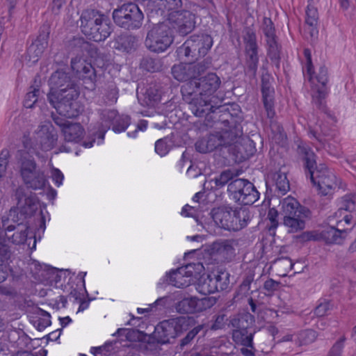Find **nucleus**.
<instances>
[{
    "instance_id": "f257e3e1",
    "label": "nucleus",
    "mask_w": 356,
    "mask_h": 356,
    "mask_svg": "<svg viewBox=\"0 0 356 356\" xmlns=\"http://www.w3.org/2000/svg\"><path fill=\"white\" fill-rule=\"evenodd\" d=\"M47 94L49 104L56 111L67 118H75L82 111V106L76 101L79 92L69 72L58 70L52 73Z\"/></svg>"
},
{
    "instance_id": "f03ea898",
    "label": "nucleus",
    "mask_w": 356,
    "mask_h": 356,
    "mask_svg": "<svg viewBox=\"0 0 356 356\" xmlns=\"http://www.w3.org/2000/svg\"><path fill=\"white\" fill-rule=\"evenodd\" d=\"M302 156L303 167L307 177L323 195L330 194L338 186L337 178L334 172L325 163H316V156L308 147H299Z\"/></svg>"
},
{
    "instance_id": "7ed1b4c3",
    "label": "nucleus",
    "mask_w": 356,
    "mask_h": 356,
    "mask_svg": "<svg viewBox=\"0 0 356 356\" xmlns=\"http://www.w3.org/2000/svg\"><path fill=\"white\" fill-rule=\"evenodd\" d=\"M16 158L19 173L24 184L33 190L43 188L47 180L33 156L26 150H19Z\"/></svg>"
},
{
    "instance_id": "20e7f679",
    "label": "nucleus",
    "mask_w": 356,
    "mask_h": 356,
    "mask_svg": "<svg viewBox=\"0 0 356 356\" xmlns=\"http://www.w3.org/2000/svg\"><path fill=\"white\" fill-rule=\"evenodd\" d=\"M213 218L224 229L233 232H238L245 227L251 219L248 209L228 206L214 209Z\"/></svg>"
},
{
    "instance_id": "39448f33",
    "label": "nucleus",
    "mask_w": 356,
    "mask_h": 356,
    "mask_svg": "<svg viewBox=\"0 0 356 356\" xmlns=\"http://www.w3.org/2000/svg\"><path fill=\"white\" fill-rule=\"evenodd\" d=\"M173 42L172 31L166 22L153 24L147 31L145 40V47L152 52L162 53Z\"/></svg>"
},
{
    "instance_id": "423d86ee",
    "label": "nucleus",
    "mask_w": 356,
    "mask_h": 356,
    "mask_svg": "<svg viewBox=\"0 0 356 356\" xmlns=\"http://www.w3.org/2000/svg\"><path fill=\"white\" fill-rule=\"evenodd\" d=\"M213 45L212 38L207 34L193 35L176 51L179 59L197 60L204 56Z\"/></svg>"
},
{
    "instance_id": "0eeeda50",
    "label": "nucleus",
    "mask_w": 356,
    "mask_h": 356,
    "mask_svg": "<svg viewBox=\"0 0 356 356\" xmlns=\"http://www.w3.org/2000/svg\"><path fill=\"white\" fill-rule=\"evenodd\" d=\"M242 38L245 53L244 72L250 79H254L259 64V46L256 32L250 27H245Z\"/></svg>"
},
{
    "instance_id": "6e6552de",
    "label": "nucleus",
    "mask_w": 356,
    "mask_h": 356,
    "mask_svg": "<svg viewBox=\"0 0 356 356\" xmlns=\"http://www.w3.org/2000/svg\"><path fill=\"white\" fill-rule=\"evenodd\" d=\"M230 118L231 121L228 119L222 120L225 128L222 129L221 131L211 134L207 137L211 152L220 146L231 145L236 143L238 138L243 135L241 124L234 121L232 117Z\"/></svg>"
},
{
    "instance_id": "1a4fd4ad",
    "label": "nucleus",
    "mask_w": 356,
    "mask_h": 356,
    "mask_svg": "<svg viewBox=\"0 0 356 356\" xmlns=\"http://www.w3.org/2000/svg\"><path fill=\"white\" fill-rule=\"evenodd\" d=\"M143 18V12L134 3H124L113 12V19L115 24L126 30L139 29Z\"/></svg>"
},
{
    "instance_id": "9d476101",
    "label": "nucleus",
    "mask_w": 356,
    "mask_h": 356,
    "mask_svg": "<svg viewBox=\"0 0 356 356\" xmlns=\"http://www.w3.org/2000/svg\"><path fill=\"white\" fill-rule=\"evenodd\" d=\"M221 80L216 73H208L207 75L196 78L182 86L181 92L183 96L191 94V90L197 93L200 96L209 97L220 88Z\"/></svg>"
},
{
    "instance_id": "9b49d317",
    "label": "nucleus",
    "mask_w": 356,
    "mask_h": 356,
    "mask_svg": "<svg viewBox=\"0 0 356 356\" xmlns=\"http://www.w3.org/2000/svg\"><path fill=\"white\" fill-rule=\"evenodd\" d=\"M227 192L236 202L243 205L253 204L259 193L252 183L244 179H235L227 186Z\"/></svg>"
},
{
    "instance_id": "f8f14e48",
    "label": "nucleus",
    "mask_w": 356,
    "mask_h": 356,
    "mask_svg": "<svg viewBox=\"0 0 356 356\" xmlns=\"http://www.w3.org/2000/svg\"><path fill=\"white\" fill-rule=\"evenodd\" d=\"M211 65V60L205 58L196 63L175 65L171 72L173 77L179 81H191L196 80L202 73L209 69Z\"/></svg>"
},
{
    "instance_id": "ddd939ff",
    "label": "nucleus",
    "mask_w": 356,
    "mask_h": 356,
    "mask_svg": "<svg viewBox=\"0 0 356 356\" xmlns=\"http://www.w3.org/2000/svg\"><path fill=\"white\" fill-rule=\"evenodd\" d=\"M185 323L184 318H171L160 322L156 327L154 333L159 337L158 340L163 343H170L182 331Z\"/></svg>"
},
{
    "instance_id": "4468645a",
    "label": "nucleus",
    "mask_w": 356,
    "mask_h": 356,
    "mask_svg": "<svg viewBox=\"0 0 356 356\" xmlns=\"http://www.w3.org/2000/svg\"><path fill=\"white\" fill-rule=\"evenodd\" d=\"M216 302L213 297L198 298L191 296L184 298L176 303L175 309L180 314L200 313L212 307Z\"/></svg>"
},
{
    "instance_id": "2eb2a0df",
    "label": "nucleus",
    "mask_w": 356,
    "mask_h": 356,
    "mask_svg": "<svg viewBox=\"0 0 356 356\" xmlns=\"http://www.w3.org/2000/svg\"><path fill=\"white\" fill-rule=\"evenodd\" d=\"M238 244L236 238L218 239L212 243L211 253L222 262H230L236 257V247Z\"/></svg>"
},
{
    "instance_id": "dca6fc26",
    "label": "nucleus",
    "mask_w": 356,
    "mask_h": 356,
    "mask_svg": "<svg viewBox=\"0 0 356 356\" xmlns=\"http://www.w3.org/2000/svg\"><path fill=\"white\" fill-rule=\"evenodd\" d=\"M170 24L181 35L191 33L195 28L194 15L188 10L172 13L168 18Z\"/></svg>"
},
{
    "instance_id": "f3484780",
    "label": "nucleus",
    "mask_w": 356,
    "mask_h": 356,
    "mask_svg": "<svg viewBox=\"0 0 356 356\" xmlns=\"http://www.w3.org/2000/svg\"><path fill=\"white\" fill-rule=\"evenodd\" d=\"M183 98L189 104L191 112L197 117L202 118L210 112H216V108L211 104L209 97L200 96L193 90H191L188 97L183 96Z\"/></svg>"
},
{
    "instance_id": "a211bd4d",
    "label": "nucleus",
    "mask_w": 356,
    "mask_h": 356,
    "mask_svg": "<svg viewBox=\"0 0 356 356\" xmlns=\"http://www.w3.org/2000/svg\"><path fill=\"white\" fill-rule=\"evenodd\" d=\"M36 134L38 143L42 151L47 152L55 147L58 134L50 122H45L39 126Z\"/></svg>"
},
{
    "instance_id": "6ab92c4d",
    "label": "nucleus",
    "mask_w": 356,
    "mask_h": 356,
    "mask_svg": "<svg viewBox=\"0 0 356 356\" xmlns=\"http://www.w3.org/2000/svg\"><path fill=\"white\" fill-rule=\"evenodd\" d=\"M270 75L268 73H262L261 75V94L262 101L266 109L267 117L273 118L275 115L274 109V88L271 86Z\"/></svg>"
},
{
    "instance_id": "aec40b11",
    "label": "nucleus",
    "mask_w": 356,
    "mask_h": 356,
    "mask_svg": "<svg viewBox=\"0 0 356 356\" xmlns=\"http://www.w3.org/2000/svg\"><path fill=\"white\" fill-rule=\"evenodd\" d=\"M102 14L94 9H87L81 13L79 22L81 32L90 39L93 30L102 22Z\"/></svg>"
},
{
    "instance_id": "412c9836",
    "label": "nucleus",
    "mask_w": 356,
    "mask_h": 356,
    "mask_svg": "<svg viewBox=\"0 0 356 356\" xmlns=\"http://www.w3.org/2000/svg\"><path fill=\"white\" fill-rule=\"evenodd\" d=\"M71 68L76 76L80 79H87L93 83L96 79L95 68L80 56H76L71 60Z\"/></svg>"
},
{
    "instance_id": "4be33fe9",
    "label": "nucleus",
    "mask_w": 356,
    "mask_h": 356,
    "mask_svg": "<svg viewBox=\"0 0 356 356\" xmlns=\"http://www.w3.org/2000/svg\"><path fill=\"white\" fill-rule=\"evenodd\" d=\"M16 224L8 225L5 229L6 232V241L15 245L24 244L28 239L29 225L27 223L17 222L13 218Z\"/></svg>"
},
{
    "instance_id": "5701e85b",
    "label": "nucleus",
    "mask_w": 356,
    "mask_h": 356,
    "mask_svg": "<svg viewBox=\"0 0 356 356\" xmlns=\"http://www.w3.org/2000/svg\"><path fill=\"white\" fill-rule=\"evenodd\" d=\"M312 213L307 208H302L296 216H286L284 224L289 228V232H297L305 227V221L311 218Z\"/></svg>"
},
{
    "instance_id": "b1692460",
    "label": "nucleus",
    "mask_w": 356,
    "mask_h": 356,
    "mask_svg": "<svg viewBox=\"0 0 356 356\" xmlns=\"http://www.w3.org/2000/svg\"><path fill=\"white\" fill-rule=\"evenodd\" d=\"M254 323V316L249 312L238 314L231 321V324L234 328L233 330L239 331H257Z\"/></svg>"
},
{
    "instance_id": "393cba45",
    "label": "nucleus",
    "mask_w": 356,
    "mask_h": 356,
    "mask_svg": "<svg viewBox=\"0 0 356 356\" xmlns=\"http://www.w3.org/2000/svg\"><path fill=\"white\" fill-rule=\"evenodd\" d=\"M151 2L154 10L161 11V15H167L168 17L172 13L181 11V0H151Z\"/></svg>"
},
{
    "instance_id": "a878e982",
    "label": "nucleus",
    "mask_w": 356,
    "mask_h": 356,
    "mask_svg": "<svg viewBox=\"0 0 356 356\" xmlns=\"http://www.w3.org/2000/svg\"><path fill=\"white\" fill-rule=\"evenodd\" d=\"M347 229H339L334 225H330V227L323 231L321 235L326 243L341 244L346 239L348 233Z\"/></svg>"
},
{
    "instance_id": "bb28decb",
    "label": "nucleus",
    "mask_w": 356,
    "mask_h": 356,
    "mask_svg": "<svg viewBox=\"0 0 356 356\" xmlns=\"http://www.w3.org/2000/svg\"><path fill=\"white\" fill-rule=\"evenodd\" d=\"M98 113L100 117L99 137L103 139L105 133L113 127L115 119L118 118V111L114 109H103Z\"/></svg>"
},
{
    "instance_id": "cd10ccee",
    "label": "nucleus",
    "mask_w": 356,
    "mask_h": 356,
    "mask_svg": "<svg viewBox=\"0 0 356 356\" xmlns=\"http://www.w3.org/2000/svg\"><path fill=\"white\" fill-rule=\"evenodd\" d=\"M7 337L13 346L19 349L29 348L31 343V339L22 330H10Z\"/></svg>"
},
{
    "instance_id": "c85d7f7f",
    "label": "nucleus",
    "mask_w": 356,
    "mask_h": 356,
    "mask_svg": "<svg viewBox=\"0 0 356 356\" xmlns=\"http://www.w3.org/2000/svg\"><path fill=\"white\" fill-rule=\"evenodd\" d=\"M64 138L67 142L79 143L84 135V129L79 123H70L62 129Z\"/></svg>"
},
{
    "instance_id": "c756f323",
    "label": "nucleus",
    "mask_w": 356,
    "mask_h": 356,
    "mask_svg": "<svg viewBox=\"0 0 356 356\" xmlns=\"http://www.w3.org/2000/svg\"><path fill=\"white\" fill-rule=\"evenodd\" d=\"M280 213L284 216H293L299 213L300 209L306 208L301 206L300 203L293 197L289 196L280 202Z\"/></svg>"
},
{
    "instance_id": "7c9ffc66",
    "label": "nucleus",
    "mask_w": 356,
    "mask_h": 356,
    "mask_svg": "<svg viewBox=\"0 0 356 356\" xmlns=\"http://www.w3.org/2000/svg\"><path fill=\"white\" fill-rule=\"evenodd\" d=\"M112 28L108 22L106 16L102 14V22L96 26L89 40L95 42H101L105 40L111 33Z\"/></svg>"
},
{
    "instance_id": "2f4dec72",
    "label": "nucleus",
    "mask_w": 356,
    "mask_h": 356,
    "mask_svg": "<svg viewBox=\"0 0 356 356\" xmlns=\"http://www.w3.org/2000/svg\"><path fill=\"white\" fill-rule=\"evenodd\" d=\"M167 282L177 288H184L191 284L190 279L180 268L172 270L167 278Z\"/></svg>"
},
{
    "instance_id": "473e14b6",
    "label": "nucleus",
    "mask_w": 356,
    "mask_h": 356,
    "mask_svg": "<svg viewBox=\"0 0 356 356\" xmlns=\"http://www.w3.org/2000/svg\"><path fill=\"white\" fill-rule=\"evenodd\" d=\"M305 23L310 28L311 36L318 34V13L317 8L310 3L306 9Z\"/></svg>"
},
{
    "instance_id": "72a5a7b5",
    "label": "nucleus",
    "mask_w": 356,
    "mask_h": 356,
    "mask_svg": "<svg viewBox=\"0 0 356 356\" xmlns=\"http://www.w3.org/2000/svg\"><path fill=\"white\" fill-rule=\"evenodd\" d=\"M270 177L275 191L284 195L289 190V181L285 172L276 171L270 175Z\"/></svg>"
},
{
    "instance_id": "f704fd0d",
    "label": "nucleus",
    "mask_w": 356,
    "mask_h": 356,
    "mask_svg": "<svg viewBox=\"0 0 356 356\" xmlns=\"http://www.w3.org/2000/svg\"><path fill=\"white\" fill-rule=\"evenodd\" d=\"M310 134L320 143L323 147L327 149L331 154H337V152L334 149V146L330 143V140L333 138L332 134L323 130H321V133H317L316 131L312 130L310 131Z\"/></svg>"
},
{
    "instance_id": "c9c22d12",
    "label": "nucleus",
    "mask_w": 356,
    "mask_h": 356,
    "mask_svg": "<svg viewBox=\"0 0 356 356\" xmlns=\"http://www.w3.org/2000/svg\"><path fill=\"white\" fill-rule=\"evenodd\" d=\"M158 339L159 337H156L154 333L145 337L143 348L147 354L154 355L159 354L161 350V345L163 343Z\"/></svg>"
},
{
    "instance_id": "e433bc0d",
    "label": "nucleus",
    "mask_w": 356,
    "mask_h": 356,
    "mask_svg": "<svg viewBox=\"0 0 356 356\" xmlns=\"http://www.w3.org/2000/svg\"><path fill=\"white\" fill-rule=\"evenodd\" d=\"M215 282L211 273L205 278H201L197 284V291L204 295L217 292L218 289Z\"/></svg>"
},
{
    "instance_id": "4c0bfd02",
    "label": "nucleus",
    "mask_w": 356,
    "mask_h": 356,
    "mask_svg": "<svg viewBox=\"0 0 356 356\" xmlns=\"http://www.w3.org/2000/svg\"><path fill=\"white\" fill-rule=\"evenodd\" d=\"M213 280L216 282V285L218 291L226 290L229 284V273L225 270H217L211 273Z\"/></svg>"
},
{
    "instance_id": "58836bf2",
    "label": "nucleus",
    "mask_w": 356,
    "mask_h": 356,
    "mask_svg": "<svg viewBox=\"0 0 356 356\" xmlns=\"http://www.w3.org/2000/svg\"><path fill=\"white\" fill-rule=\"evenodd\" d=\"M143 94L144 100L148 106H153L160 100L161 97V92L158 86L155 84L148 85Z\"/></svg>"
},
{
    "instance_id": "ea45409f",
    "label": "nucleus",
    "mask_w": 356,
    "mask_h": 356,
    "mask_svg": "<svg viewBox=\"0 0 356 356\" xmlns=\"http://www.w3.org/2000/svg\"><path fill=\"white\" fill-rule=\"evenodd\" d=\"M338 206L344 211L354 212L356 211V194L348 193L338 200Z\"/></svg>"
},
{
    "instance_id": "a19ab883",
    "label": "nucleus",
    "mask_w": 356,
    "mask_h": 356,
    "mask_svg": "<svg viewBox=\"0 0 356 356\" xmlns=\"http://www.w3.org/2000/svg\"><path fill=\"white\" fill-rule=\"evenodd\" d=\"M257 331H232V339L238 345L243 346L248 343L249 341L252 342L254 335Z\"/></svg>"
},
{
    "instance_id": "79ce46f5",
    "label": "nucleus",
    "mask_w": 356,
    "mask_h": 356,
    "mask_svg": "<svg viewBox=\"0 0 356 356\" xmlns=\"http://www.w3.org/2000/svg\"><path fill=\"white\" fill-rule=\"evenodd\" d=\"M140 67L147 72H154L161 70L162 64L159 58L146 56L141 60Z\"/></svg>"
},
{
    "instance_id": "37998d69",
    "label": "nucleus",
    "mask_w": 356,
    "mask_h": 356,
    "mask_svg": "<svg viewBox=\"0 0 356 356\" xmlns=\"http://www.w3.org/2000/svg\"><path fill=\"white\" fill-rule=\"evenodd\" d=\"M113 43L115 49L129 51L132 47L133 38L129 35H120L115 38Z\"/></svg>"
},
{
    "instance_id": "c03bdc74",
    "label": "nucleus",
    "mask_w": 356,
    "mask_h": 356,
    "mask_svg": "<svg viewBox=\"0 0 356 356\" xmlns=\"http://www.w3.org/2000/svg\"><path fill=\"white\" fill-rule=\"evenodd\" d=\"M316 338V332L312 329L300 331L298 334V341L300 346L312 343Z\"/></svg>"
},
{
    "instance_id": "a18cd8bd",
    "label": "nucleus",
    "mask_w": 356,
    "mask_h": 356,
    "mask_svg": "<svg viewBox=\"0 0 356 356\" xmlns=\"http://www.w3.org/2000/svg\"><path fill=\"white\" fill-rule=\"evenodd\" d=\"M203 268V265L200 262L191 263L180 267V269L183 270V272L186 273V275H187L188 278L190 279L191 282V278L200 274L202 271Z\"/></svg>"
},
{
    "instance_id": "49530a36",
    "label": "nucleus",
    "mask_w": 356,
    "mask_h": 356,
    "mask_svg": "<svg viewBox=\"0 0 356 356\" xmlns=\"http://www.w3.org/2000/svg\"><path fill=\"white\" fill-rule=\"evenodd\" d=\"M105 102L112 105L117 102L118 99V89L115 83L108 84L105 90Z\"/></svg>"
},
{
    "instance_id": "de8ad7c7",
    "label": "nucleus",
    "mask_w": 356,
    "mask_h": 356,
    "mask_svg": "<svg viewBox=\"0 0 356 356\" xmlns=\"http://www.w3.org/2000/svg\"><path fill=\"white\" fill-rule=\"evenodd\" d=\"M46 48L47 47L41 44H37L33 42L27 49V54L29 56V59L33 63L38 61Z\"/></svg>"
},
{
    "instance_id": "09e8293b",
    "label": "nucleus",
    "mask_w": 356,
    "mask_h": 356,
    "mask_svg": "<svg viewBox=\"0 0 356 356\" xmlns=\"http://www.w3.org/2000/svg\"><path fill=\"white\" fill-rule=\"evenodd\" d=\"M40 316L33 321L34 326L41 331L51 325L50 314L44 310H40Z\"/></svg>"
},
{
    "instance_id": "8fccbe9b",
    "label": "nucleus",
    "mask_w": 356,
    "mask_h": 356,
    "mask_svg": "<svg viewBox=\"0 0 356 356\" xmlns=\"http://www.w3.org/2000/svg\"><path fill=\"white\" fill-rule=\"evenodd\" d=\"M130 124V118L127 115H119L115 119L113 130L115 132H122L127 129Z\"/></svg>"
},
{
    "instance_id": "3c124183",
    "label": "nucleus",
    "mask_w": 356,
    "mask_h": 356,
    "mask_svg": "<svg viewBox=\"0 0 356 356\" xmlns=\"http://www.w3.org/2000/svg\"><path fill=\"white\" fill-rule=\"evenodd\" d=\"M234 174L230 170H227L220 173V175L216 177L213 181L215 182V186L217 188H222L229 181H233Z\"/></svg>"
},
{
    "instance_id": "603ef678",
    "label": "nucleus",
    "mask_w": 356,
    "mask_h": 356,
    "mask_svg": "<svg viewBox=\"0 0 356 356\" xmlns=\"http://www.w3.org/2000/svg\"><path fill=\"white\" fill-rule=\"evenodd\" d=\"M9 158V150L3 149L0 152V181L6 175Z\"/></svg>"
},
{
    "instance_id": "864d4df0",
    "label": "nucleus",
    "mask_w": 356,
    "mask_h": 356,
    "mask_svg": "<svg viewBox=\"0 0 356 356\" xmlns=\"http://www.w3.org/2000/svg\"><path fill=\"white\" fill-rule=\"evenodd\" d=\"M166 138L158 140L155 143V152L161 156H165L170 149V145Z\"/></svg>"
},
{
    "instance_id": "5fc2aeb1",
    "label": "nucleus",
    "mask_w": 356,
    "mask_h": 356,
    "mask_svg": "<svg viewBox=\"0 0 356 356\" xmlns=\"http://www.w3.org/2000/svg\"><path fill=\"white\" fill-rule=\"evenodd\" d=\"M202 325H197L193 329L190 330L186 337H184L181 341L179 346L182 349L184 347L188 346L191 343L193 339L197 336V334L202 330Z\"/></svg>"
},
{
    "instance_id": "6e6d98bb",
    "label": "nucleus",
    "mask_w": 356,
    "mask_h": 356,
    "mask_svg": "<svg viewBox=\"0 0 356 356\" xmlns=\"http://www.w3.org/2000/svg\"><path fill=\"white\" fill-rule=\"evenodd\" d=\"M39 93L40 90L38 88H33V90L27 92L24 101V106L26 108H33L34 104L38 102Z\"/></svg>"
},
{
    "instance_id": "4d7b16f0",
    "label": "nucleus",
    "mask_w": 356,
    "mask_h": 356,
    "mask_svg": "<svg viewBox=\"0 0 356 356\" xmlns=\"http://www.w3.org/2000/svg\"><path fill=\"white\" fill-rule=\"evenodd\" d=\"M344 213V211L339 209L337 211L332 213L327 218V223L330 225H334L335 227H341L342 217Z\"/></svg>"
},
{
    "instance_id": "13d9d810",
    "label": "nucleus",
    "mask_w": 356,
    "mask_h": 356,
    "mask_svg": "<svg viewBox=\"0 0 356 356\" xmlns=\"http://www.w3.org/2000/svg\"><path fill=\"white\" fill-rule=\"evenodd\" d=\"M268 56L270 59L278 65L280 59V46L278 42L267 46Z\"/></svg>"
},
{
    "instance_id": "bf43d9fd",
    "label": "nucleus",
    "mask_w": 356,
    "mask_h": 356,
    "mask_svg": "<svg viewBox=\"0 0 356 356\" xmlns=\"http://www.w3.org/2000/svg\"><path fill=\"white\" fill-rule=\"evenodd\" d=\"M49 36V28L47 26H44L41 28L38 36L33 42L37 44H41L45 47H47Z\"/></svg>"
},
{
    "instance_id": "052dcab7",
    "label": "nucleus",
    "mask_w": 356,
    "mask_h": 356,
    "mask_svg": "<svg viewBox=\"0 0 356 356\" xmlns=\"http://www.w3.org/2000/svg\"><path fill=\"white\" fill-rule=\"evenodd\" d=\"M281 286V282L275 281L271 278L268 279L264 284V289L267 294L271 296L275 291H277Z\"/></svg>"
},
{
    "instance_id": "680f3d73",
    "label": "nucleus",
    "mask_w": 356,
    "mask_h": 356,
    "mask_svg": "<svg viewBox=\"0 0 356 356\" xmlns=\"http://www.w3.org/2000/svg\"><path fill=\"white\" fill-rule=\"evenodd\" d=\"M345 341L346 337L344 336L341 337L339 340H337L331 348L328 356H341V352L344 346Z\"/></svg>"
},
{
    "instance_id": "e2e57ef3",
    "label": "nucleus",
    "mask_w": 356,
    "mask_h": 356,
    "mask_svg": "<svg viewBox=\"0 0 356 356\" xmlns=\"http://www.w3.org/2000/svg\"><path fill=\"white\" fill-rule=\"evenodd\" d=\"M112 347L111 343H106L104 346L99 347H92L90 353L95 356H108L111 348Z\"/></svg>"
},
{
    "instance_id": "0e129e2a",
    "label": "nucleus",
    "mask_w": 356,
    "mask_h": 356,
    "mask_svg": "<svg viewBox=\"0 0 356 356\" xmlns=\"http://www.w3.org/2000/svg\"><path fill=\"white\" fill-rule=\"evenodd\" d=\"M124 332L127 340L134 341L140 340L141 332L134 329L119 328L118 332Z\"/></svg>"
},
{
    "instance_id": "69168bd1",
    "label": "nucleus",
    "mask_w": 356,
    "mask_h": 356,
    "mask_svg": "<svg viewBox=\"0 0 356 356\" xmlns=\"http://www.w3.org/2000/svg\"><path fill=\"white\" fill-rule=\"evenodd\" d=\"M316 78L317 81L322 86L321 88H327L326 85L328 82V72L327 67L325 66L320 67Z\"/></svg>"
},
{
    "instance_id": "338daca9",
    "label": "nucleus",
    "mask_w": 356,
    "mask_h": 356,
    "mask_svg": "<svg viewBox=\"0 0 356 356\" xmlns=\"http://www.w3.org/2000/svg\"><path fill=\"white\" fill-rule=\"evenodd\" d=\"M328 90L327 88H318L317 90V96L314 97V102L316 104V106L319 108H323L324 107V102L323 100L326 97L327 95Z\"/></svg>"
},
{
    "instance_id": "774afa93",
    "label": "nucleus",
    "mask_w": 356,
    "mask_h": 356,
    "mask_svg": "<svg viewBox=\"0 0 356 356\" xmlns=\"http://www.w3.org/2000/svg\"><path fill=\"white\" fill-rule=\"evenodd\" d=\"M263 32L266 37L275 35L273 23L269 17H265L263 19Z\"/></svg>"
}]
</instances>
